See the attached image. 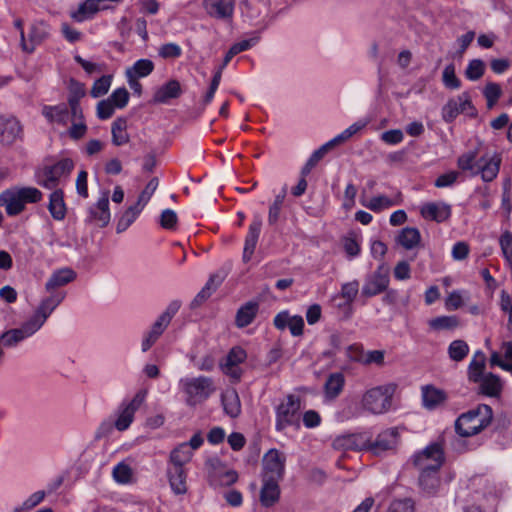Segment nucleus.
<instances>
[{"instance_id":"obj_1","label":"nucleus","mask_w":512,"mask_h":512,"mask_svg":"<svg viewBox=\"0 0 512 512\" xmlns=\"http://www.w3.org/2000/svg\"><path fill=\"white\" fill-rule=\"evenodd\" d=\"M492 419V408L486 404H479L456 419V433L461 437L477 435L491 424Z\"/></svg>"},{"instance_id":"obj_2","label":"nucleus","mask_w":512,"mask_h":512,"mask_svg":"<svg viewBox=\"0 0 512 512\" xmlns=\"http://www.w3.org/2000/svg\"><path fill=\"white\" fill-rule=\"evenodd\" d=\"M42 192L35 187H13L0 194V206L9 216L20 214L28 203H37L42 199Z\"/></svg>"},{"instance_id":"obj_3","label":"nucleus","mask_w":512,"mask_h":512,"mask_svg":"<svg viewBox=\"0 0 512 512\" xmlns=\"http://www.w3.org/2000/svg\"><path fill=\"white\" fill-rule=\"evenodd\" d=\"M301 398L295 394H288L275 407V429L284 431L287 427H300Z\"/></svg>"},{"instance_id":"obj_4","label":"nucleus","mask_w":512,"mask_h":512,"mask_svg":"<svg viewBox=\"0 0 512 512\" xmlns=\"http://www.w3.org/2000/svg\"><path fill=\"white\" fill-rule=\"evenodd\" d=\"M395 389L394 384H386L367 390L361 399L362 408L375 415L386 413L392 406Z\"/></svg>"},{"instance_id":"obj_5","label":"nucleus","mask_w":512,"mask_h":512,"mask_svg":"<svg viewBox=\"0 0 512 512\" xmlns=\"http://www.w3.org/2000/svg\"><path fill=\"white\" fill-rule=\"evenodd\" d=\"M180 386L189 406L203 403L216 390L212 378L206 376L183 378L180 380Z\"/></svg>"},{"instance_id":"obj_6","label":"nucleus","mask_w":512,"mask_h":512,"mask_svg":"<svg viewBox=\"0 0 512 512\" xmlns=\"http://www.w3.org/2000/svg\"><path fill=\"white\" fill-rule=\"evenodd\" d=\"M74 168V162L69 158H63L53 165H46L36 173V182L40 186L55 190L62 178L69 176Z\"/></svg>"},{"instance_id":"obj_7","label":"nucleus","mask_w":512,"mask_h":512,"mask_svg":"<svg viewBox=\"0 0 512 512\" xmlns=\"http://www.w3.org/2000/svg\"><path fill=\"white\" fill-rule=\"evenodd\" d=\"M444 462V451L439 443L428 445L413 457L414 465L420 472L439 471Z\"/></svg>"},{"instance_id":"obj_8","label":"nucleus","mask_w":512,"mask_h":512,"mask_svg":"<svg viewBox=\"0 0 512 512\" xmlns=\"http://www.w3.org/2000/svg\"><path fill=\"white\" fill-rule=\"evenodd\" d=\"M203 442L201 434L195 433L189 442L180 443L170 452L168 465L185 468L184 466L191 461L194 451L200 448Z\"/></svg>"},{"instance_id":"obj_9","label":"nucleus","mask_w":512,"mask_h":512,"mask_svg":"<svg viewBox=\"0 0 512 512\" xmlns=\"http://www.w3.org/2000/svg\"><path fill=\"white\" fill-rule=\"evenodd\" d=\"M177 307L170 306L166 311L158 316L151 328L144 334L141 342L142 352H147L164 333L170 324Z\"/></svg>"},{"instance_id":"obj_10","label":"nucleus","mask_w":512,"mask_h":512,"mask_svg":"<svg viewBox=\"0 0 512 512\" xmlns=\"http://www.w3.org/2000/svg\"><path fill=\"white\" fill-rule=\"evenodd\" d=\"M247 353L240 346L232 347L226 357L219 363L221 371L230 377L233 381L238 382L241 379L243 370L240 365L246 360Z\"/></svg>"},{"instance_id":"obj_11","label":"nucleus","mask_w":512,"mask_h":512,"mask_svg":"<svg viewBox=\"0 0 512 512\" xmlns=\"http://www.w3.org/2000/svg\"><path fill=\"white\" fill-rule=\"evenodd\" d=\"M474 115L475 109L472 105L468 92H463L457 97L451 98L442 108V118L445 122H452L459 114Z\"/></svg>"},{"instance_id":"obj_12","label":"nucleus","mask_w":512,"mask_h":512,"mask_svg":"<svg viewBox=\"0 0 512 512\" xmlns=\"http://www.w3.org/2000/svg\"><path fill=\"white\" fill-rule=\"evenodd\" d=\"M146 392H138L132 400L127 403H122L118 410L117 419L114 426L118 431H125L129 428L134 420L135 412L140 408L145 400Z\"/></svg>"},{"instance_id":"obj_13","label":"nucleus","mask_w":512,"mask_h":512,"mask_svg":"<svg viewBox=\"0 0 512 512\" xmlns=\"http://www.w3.org/2000/svg\"><path fill=\"white\" fill-rule=\"evenodd\" d=\"M286 457L276 449H270L263 456L262 478L281 481L285 472Z\"/></svg>"},{"instance_id":"obj_14","label":"nucleus","mask_w":512,"mask_h":512,"mask_svg":"<svg viewBox=\"0 0 512 512\" xmlns=\"http://www.w3.org/2000/svg\"><path fill=\"white\" fill-rule=\"evenodd\" d=\"M398 431L394 428H390L382 431L378 434L374 441L369 439L367 445V451L375 456H382L388 451H392L398 444Z\"/></svg>"},{"instance_id":"obj_15","label":"nucleus","mask_w":512,"mask_h":512,"mask_svg":"<svg viewBox=\"0 0 512 512\" xmlns=\"http://www.w3.org/2000/svg\"><path fill=\"white\" fill-rule=\"evenodd\" d=\"M110 219L109 191H104L97 203L89 207L86 222L103 228L109 224Z\"/></svg>"},{"instance_id":"obj_16","label":"nucleus","mask_w":512,"mask_h":512,"mask_svg":"<svg viewBox=\"0 0 512 512\" xmlns=\"http://www.w3.org/2000/svg\"><path fill=\"white\" fill-rule=\"evenodd\" d=\"M389 285L388 274L379 267L369 275L362 287V294L366 297H372L385 291Z\"/></svg>"},{"instance_id":"obj_17","label":"nucleus","mask_w":512,"mask_h":512,"mask_svg":"<svg viewBox=\"0 0 512 512\" xmlns=\"http://www.w3.org/2000/svg\"><path fill=\"white\" fill-rule=\"evenodd\" d=\"M369 444L367 433H355L342 435L334 439L333 447L336 450H366Z\"/></svg>"},{"instance_id":"obj_18","label":"nucleus","mask_w":512,"mask_h":512,"mask_svg":"<svg viewBox=\"0 0 512 512\" xmlns=\"http://www.w3.org/2000/svg\"><path fill=\"white\" fill-rule=\"evenodd\" d=\"M501 157L497 153H486L478 159L477 174L480 173L484 181L490 182L498 175Z\"/></svg>"},{"instance_id":"obj_19","label":"nucleus","mask_w":512,"mask_h":512,"mask_svg":"<svg viewBox=\"0 0 512 512\" xmlns=\"http://www.w3.org/2000/svg\"><path fill=\"white\" fill-rule=\"evenodd\" d=\"M20 122L12 116H0V143L11 145L21 137Z\"/></svg>"},{"instance_id":"obj_20","label":"nucleus","mask_w":512,"mask_h":512,"mask_svg":"<svg viewBox=\"0 0 512 512\" xmlns=\"http://www.w3.org/2000/svg\"><path fill=\"white\" fill-rule=\"evenodd\" d=\"M77 277L76 272L69 268L64 267L52 272L47 282L45 283V290L47 292H60L58 289L73 282Z\"/></svg>"},{"instance_id":"obj_21","label":"nucleus","mask_w":512,"mask_h":512,"mask_svg":"<svg viewBox=\"0 0 512 512\" xmlns=\"http://www.w3.org/2000/svg\"><path fill=\"white\" fill-rule=\"evenodd\" d=\"M262 228V219L260 216L254 217L253 221L249 225L248 233L245 238L244 249H243V261L249 262L254 254L257 246V242L260 236Z\"/></svg>"},{"instance_id":"obj_22","label":"nucleus","mask_w":512,"mask_h":512,"mask_svg":"<svg viewBox=\"0 0 512 512\" xmlns=\"http://www.w3.org/2000/svg\"><path fill=\"white\" fill-rule=\"evenodd\" d=\"M423 218L436 222H444L451 216V206L443 202H431L421 207Z\"/></svg>"},{"instance_id":"obj_23","label":"nucleus","mask_w":512,"mask_h":512,"mask_svg":"<svg viewBox=\"0 0 512 512\" xmlns=\"http://www.w3.org/2000/svg\"><path fill=\"white\" fill-rule=\"evenodd\" d=\"M279 480L272 478H262V487L260 491V502L264 507H272L280 498Z\"/></svg>"},{"instance_id":"obj_24","label":"nucleus","mask_w":512,"mask_h":512,"mask_svg":"<svg viewBox=\"0 0 512 512\" xmlns=\"http://www.w3.org/2000/svg\"><path fill=\"white\" fill-rule=\"evenodd\" d=\"M42 115L49 123L67 126L70 120L68 106L64 103L58 105H45L42 108Z\"/></svg>"},{"instance_id":"obj_25","label":"nucleus","mask_w":512,"mask_h":512,"mask_svg":"<svg viewBox=\"0 0 512 512\" xmlns=\"http://www.w3.org/2000/svg\"><path fill=\"white\" fill-rule=\"evenodd\" d=\"M167 477L171 490L176 495H183L187 492V471L185 468L168 465Z\"/></svg>"},{"instance_id":"obj_26","label":"nucleus","mask_w":512,"mask_h":512,"mask_svg":"<svg viewBox=\"0 0 512 512\" xmlns=\"http://www.w3.org/2000/svg\"><path fill=\"white\" fill-rule=\"evenodd\" d=\"M181 93L180 83L177 80H170L155 91L152 102L156 104H166L171 99L178 98Z\"/></svg>"},{"instance_id":"obj_27","label":"nucleus","mask_w":512,"mask_h":512,"mask_svg":"<svg viewBox=\"0 0 512 512\" xmlns=\"http://www.w3.org/2000/svg\"><path fill=\"white\" fill-rule=\"evenodd\" d=\"M107 5H101L99 0H86L79 5L78 9L72 11L70 16L76 22H83L93 17L100 10L107 9Z\"/></svg>"},{"instance_id":"obj_28","label":"nucleus","mask_w":512,"mask_h":512,"mask_svg":"<svg viewBox=\"0 0 512 512\" xmlns=\"http://www.w3.org/2000/svg\"><path fill=\"white\" fill-rule=\"evenodd\" d=\"M49 296L43 298L36 310L46 320L53 311L63 302L66 297L65 292H48Z\"/></svg>"},{"instance_id":"obj_29","label":"nucleus","mask_w":512,"mask_h":512,"mask_svg":"<svg viewBox=\"0 0 512 512\" xmlns=\"http://www.w3.org/2000/svg\"><path fill=\"white\" fill-rule=\"evenodd\" d=\"M259 310V304L255 301H249L241 306L235 317V324L238 328H244L251 324Z\"/></svg>"},{"instance_id":"obj_30","label":"nucleus","mask_w":512,"mask_h":512,"mask_svg":"<svg viewBox=\"0 0 512 512\" xmlns=\"http://www.w3.org/2000/svg\"><path fill=\"white\" fill-rule=\"evenodd\" d=\"M50 35L49 25L41 20H37L31 23L29 29V41L28 47H35L45 41Z\"/></svg>"},{"instance_id":"obj_31","label":"nucleus","mask_w":512,"mask_h":512,"mask_svg":"<svg viewBox=\"0 0 512 512\" xmlns=\"http://www.w3.org/2000/svg\"><path fill=\"white\" fill-rule=\"evenodd\" d=\"M48 210L57 221H61L66 216V205L64 202V194L61 189H55L49 197Z\"/></svg>"},{"instance_id":"obj_32","label":"nucleus","mask_w":512,"mask_h":512,"mask_svg":"<svg viewBox=\"0 0 512 512\" xmlns=\"http://www.w3.org/2000/svg\"><path fill=\"white\" fill-rule=\"evenodd\" d=\"M361 204L369 210L379 213L392 206L400 204V196L392 199L385 195H378L370 199H361Z\"/></svg>"},{"instance_id":"obj_33","label":"nucleus","mask_w":512,"mask_h":512,"mask_svg":"<svg viewBox=\"0 0 512 512\" xmlns=\"http://www.w3.org/2000/svg\"><path fill=\"white\" fill-rule=\"evenodd\" d=\"M210 16L217 19H229L233 15L234 0H216L206 6Z\"/></svg>"},{"instance_id":"obj_34","label":"nucleus","mask_w":512,"mask_h":512,"mask_svg":"<svg viewBox=\"0 0 512 512\" xmlns=\"http://www.w3.org/2000/svg\"><path fill=\"white\" fill-rule=\"evenodd\" d=\"M422 400L425 408L433 410L445 402L446 394L433 386H426L422 388Z\"/></svg>"},{"instance_id":"obj_35","label":"nucleus","mask_w":512,"mask_h":512,"mask_svg":"<svg viewBox=\"0 0 512 512\" xmlns=\"http://www.w3.org/2000/svg\"><path fill=\"white\" fill-rule=\"evenodd\" d=\"M429 327L435 331H453L462 326L460 318L456 315H444L432 318Z\"/></svg>"},{"instance_id":"obj_36","label":"nucleus","mask_w":512,"mask_h":512,"mask_svg":"<svg viewBox=\"0 0 512 512\" xmlns=\"http://www.w3.org/2000/svg\"><path fill=\"white\" fill-rule=\"evenodd\" d=\"M345 384V378L342 373H332L325 382V397L329 400L337 398L342 392Z\"/></svg>"},{"instance_id":"obj_37","label":"nucleus","mask_w":512,"mask_h":512,"mask_svg":"<svg viewBox=\"0 0 512 512\" xmlns=\"http://www.w3.org/2000/svg\"><path fill=\"white\" fill-rule=\"evenodd\" d=\"M485 363V354L482 351L475 352L468 367V377L470 381L474 383L480 382L481 378L485 375L483 374Z\"/></svg>"},{"instance_id":"obj_38","label":"nucleus","mask_w":512,"mask_h":512,"mask_svg":"<svg viewBox=\"0 0 512 512\" xmlns=\"http://www.w3.org/2000/svg\"><path fill=\"white\" fill-rule=\"evenodd\" d=\"M368 124L367 120H359L352 125H350L348 128H346L344 131H342L340 134L329 140L327 145L332 149L335 146L342 144L346 141H348L353 135L361 131L366 127Z\"/></svg>"},{"instance_id":"obj_39","label":"nucleus","mask_w":512,"mask_h":512,"mask_svg":"<svg viewBox=\"0 0 512 512\" xmlns=\"http://www.w3.org/2000/svg\"><path fill=\"white\" fill-rule=\"evenodd\" d=\"M142 210L141 205H137L136 203L129 206L120 216L117 222L116 232L122 233L126 231L134 223Z\"/></svg>"},{"instance_id":"obj_40","label":"nucleus","mask_w":512,"mask_h":512,"mask_svg":"<svg viewBox=\"0 0 512 512\" xmlns=\"http://www.w3.org/2000/svg\"><path fill=\"white\" fill-rule=\"evenodd\" d=\"M421 240V234L417 228H403L397 236V242L407 250L416 247Z\"/></svg>"},{"instance_id":"obj_41","label":"nucleus","mask_w":512,"mask_h":512,"mask_svg":"<svg viewBox=\"0 0 512 512\" xmlns=\"http://www.w3.org/2000/svg\"><path fill=\"white\" fill-rule=\"evenodd\" d=\"M224 411L231 418H236L241 413V403L236 391H228L222 395Z\"/></svg>"},{"instance_id":"obj_42","label":"nucleus","mask_w":512,"mask_h":512,"mask_svg":"<svg viewBox=\"0 0 512 512\" xmlns=\"http://www.w3.org/2000/svg\"><path fill=\"white\" fill-rule=\"evenodd\" d=\"M479 383L481 392L487 396H497L501 392L500 378L492 373L485 374Z\"/></svg>"},{"instance_id":"obj_43","label":"nucleus","mask_w":512,"mask_h":512,"mask_svg":"<svg viewBox=\"0 0 512 512\" xmlns=\"http://www.w3.org/2000/svg\"><path fill=\"white\" fill-rule=\"evenodd\" d=\"M419 485H420L421 489L423 490V492H425L426 494H428V495L434 494L440 485L438 471L420 472Z\"/></svg>"},{"instance_id":"obj_44","label":"nucleus","mask_w":512,"mask_h":512,"mask_svg":"<svg viewBox=\"0 0 512 512\" xmlns=\"http://www.w3.org/2000/svg\"><path fill=\"white\" fill-rule=\"evenodd\" d=\"M127 121L124 118H117L112 123L111 133H112V142L116 146H121L129 141V135L126 132Z\"/></svg>"},{"instance_id":"obj_45","label":"nucleus","mask_w":512,"mask_h":512,"mask_svg":"<svg viewBox=\"0 0 512 512\" xmlns=\"http://www.w3.org/2000/svg\"><path fill=\"white\" fill-rule=\"evenodd\" d=\"M154 70V63L149 59H139L133 66L126 70V76H132L135 78L146 77Z\"/></svg>"},{"instance_id":"obj_46","label":"nucleus","mask_w":512,"mask_h":512,"mask_svg":"<svg viewBox=\"0 0 512 512\" xmlns=\"http://www.w3.org/2000/svg\"><path fill=\"white\" fill-rule=\"evenodd\" d=\"M25 339L26 335H24L21 328L10 329L0 335V346L12 348Z\"/></svg>"},{"instance_id":"obj_47","label":"nucleus","mask_w":512,"mask_h":512,"mask_svg":"<svg viewBox=\"0 0 512 512\" xmlns=\"http://www.w3.org/2000/svg\"><path fill=\"white\" fill-rule=\"evenodd\" d=\"M469 353L468 344L461 339L452 341L448 346L449 358L455 362L462 361Z\"/></svg>"},{"instance_id":"obj_48","label":"nucleus","mask_w":512,"mask_h":512,"mask_svg":"<svg viewBox=\"0 0 512 512\" xmlns=\"http://www.w3.org/2000/svg\"><path fill=\"white\" fill-rule=\"evenodd\" d=\"M113 479L119 484H129L133 479V470L126 462L118 463L112 470Z\"/></svg>"},{"instance_id":"obj_49","label":"nucleus","mask_w":512,"mask_h":512,"mask_svg":"<svg viewBox=\"0 0 512 512\" xmlns=\"http://www.w3.org/2000/svg\"><path fill=\"white\" fill-rule=\"evenodd\" d=\"M329 150H331V148L327 143L315 150L301 169V176L306 177Z\"/></svg>"},{"instance_id":"obj_50","label":"nucleus","mask_w":512,"mask_h":512,"mask_svg":"<svg viewBox=\"0 0 512 512\" xmlns=\"http://www.w3.org/2000/svg\"><path fill=\"white\" fill-rule=\"evenodd\" d=\"M442 83L445 88L457 90L461 87V80L456 76L455 65L448 64L442 72Z\"/></svg>"},{"instance_id":"obj_51","label":"nucleus","mask_w":512,"mask_h":512,"mask_svg":"<svg viewBox=\"0 0 512 512\" xmlns=\"http://www.w3.org/2000/svg\"><path fill=\"white\" fill-rule=\"evenodd\" d=\"M45 322L46 319L35 311L34 315L26 322H24L20 328L24 335H26V338H29L34 335L44 325Z\"/></svg>"},{"instance_id":"obj_52","label":"nucleus","mask_w":512,"mask_h":512,"mask_svg":"<svg viewBox=\"0 0 512 512\" xmlns=\"http://www.w3.org/2000/svg\"><path fill=\"white\" fill-rule=\"evenodd\" d=\"M285 197H286V187H284L282 189V191L278 195H276L273 203L269 207L268 223L270 225H274L278 221L280 211H281L282 205L284 203Z\"/></svg>"},{"instance_id":"obj_53","label":"nucleus","mask_w":512,"mask_h":512,"mask_svg":"<svg viewBox=\"0 0 512 512\" xmlns=\"http://www.w3.org/2000/svg\"><path fill=\"white\" fill-rule=\"evenodd\" d=\"M484 72L485 63L480 59H473L468 63L464 74L467 79L476 81L483 76Z\"/></svg>"},{"instance_id":"obj_54","label":"nucleus","mask_w":512,"mask_h":512,"mask_svg":"<svg viewBox=\"0 0 512 512\" xmlns=\"http://www.w3.org/2000/svg\"><path fill=\"white\" fill-rule=\"evenodd\" d=\"M111 82H112L111 75H104L101 78L97 79L91 88V91H90L91 96L93 98H98V97L105 95L111 86Z\"/></svg>"},{"instance_id":"obj_55","label":"nucleus","mask_w":512,"mask_h":512,"mask_svg":"<svg viewBox=\"0 0 512 512\" xmlns=\"http://www.w3.org/2000/svg\"><path fill=\"white\" fill-rule=\"evenodd\" d=\"M457 164L462 171H469L472 174H477L478 160H476V154L474 152H468L461 155L458 158Z\"/></svg>"},{"instance_id":"obj_56","label":"nucleus","mask_w":512,"mask_h":512,"mask_svg":"<svg viewBox=\"0 0 512 512\" xmlns=\"http://www.w3.org/2000/svg\"><path fill=\"white\" fill-rule=\"evenodd\" d=\"M483 93L487 100V106L492 108L500 98L502 90L499 84L489 82L486 84Z\"/></svg>"},{"instance_id":"obj_57","label":"nucleus","mask_w":512,"mask_h":512,"mask_svg":"<svg viewBox=\"0 0 512 512\" xmlns=\"http://www.w3.org/2000/svg\"><path fill=\"white\" fill-rule=\"evenodd\" d=\"M159 185V180L157 177L152 178L148 184L145 186L144 190L141 192V194L138 197V200L136 202L137 205H141V208L144 209L146 204L149 202L150 198L156 191L157 187Z\"/></svg>"},{"instance_id":"obj_58","label":"nucleus","mask_w":512,"mask_h":512,"mask_svg":"<svg viewBox=\"0 0 512 512\" xmlns=\"http://www.w3.org/2000/svg\"><path fill=\"white\" fill-rule=\"evenodd\" d=\"M500 247L504 258L512 268V233L504 232L499 239Z\"/></svg>"},{"instance_id":"obj_59","label":"nucleus","mask_w":512,"mask_h":512,"mask_svg":"<svg viewBox=\"0 0 512 512\" xmlns=\"http://www.w3.org/2000/svg\"><path fill=\"white\" fill-rule=\"evenodd\" d=\"M46 494L47 493L43 490L34 492L22 503V506L20 508L16 509V511H29L33 509L44 500Z\"/></svg>"},{"instance_id":"obj_60","label":"nucleus","mask_w":512,"mask_h":512,"mask_svg":"<svg viewBox=\"0 0 512 512\" xmlns=\"http://www.w3.org/2000/svg\"><path fill=\"white\" fill-rule=\"evenodd\" d=\"M158 54L164 59H176L181 56L182 49L176 43H166L158 49Z\"/></svg>"},{"instance_id":"obj_61","label":"nucleus","mask_w":512,"mask_h":512,"mask_svg":"<svg viewBox=\"0 0 512 512\" xmlns=\"http://www.w3.org/2000/svg\"><path fill=\"white\" fill-rule=\"evenodd\" d=\"M178 217L172 209H165L160 215V225L164 229L174 230L177 226Z\"/></svg>"},{"instance_id":"obj_62","label":"nucleus","mask_w":512,"mask_h":512,"mask_svg":"<svg viewBox=\"0 0 512 512\" xmlns=\"http://www.w3.org/2000/svg\"><path fill=\"white\" fill-rule=\"evenodd\" d=\"M116 108H124L129 100V93L125 88H118L108 98Z\"/></svg>"},{"instance_id":"obj_63","label":"nucleus","mask_w":512,"mask_h":512,"mask_svg":"<svg viewBox=\"0 0 512 512\" xmlns=\"http://www.w3.org/2000/svg\"><path fill=\"white\" fill-rule=\"evenodd\" d=\"M359 291V282L354 280L351 282L344 283L341 288V296L346 300L347 303H352Z\"/></svg>"},{"instance_id":"obj_64","label":"nucleus","mask_w":512,"mask_h":512,"mask_svg":"<svg viewBox=\"0 0 512 512\" xmlns=\"http://www.w3.org/2000/svg\"><path fill=\"white\" fill-rule=\"evenodd\" d=\"M381 140L389 145H397L404 139V134L400 129L385 131L380 136Z\"/></svg>"}]
</instances>
